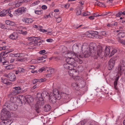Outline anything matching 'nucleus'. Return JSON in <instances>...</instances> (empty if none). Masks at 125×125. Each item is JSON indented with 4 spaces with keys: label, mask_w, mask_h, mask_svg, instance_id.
Segmentation results:
<instances>
[{
    "label": "nucleus",
    "mask_w": 125,
    "mask_h": 125,
    "mask_svg": "<svg viewBox=\"0 0 125 125\" xmlns=\"http://www.w3.org/2000/svg\"><path fill=\"white\" fill-rule=\"evenodd\" d=\"M15 105V104L13 103H10V102H6L5 104L3 105V108L4 109H6L7 110H12L14 107H13Z\"/></svg>",
    "instance_id": "0eeeda50"
},
{
    "label": "nucleus",
    "mask_w": 125,
    "mask_h": 125,
    "mask_svg": "<svg viewBox=\"0 0 125 125\" xmlns=\"http://www.w3.org/2000/svg\"><path fill=\"white\" fill-rule=\"evenodd\" d=\"M117 51V50L115 49H112V50L111 53H110V54H109V57H111L113 55H114V54L116 53Z\"/></svg>",
    "instance_id": "c9c22d12"
},
{
    "label": "nucleus",
    "mask_w": 125,
    "mask_h": 125,
    "mask_svg": "<svg viewBox=\"0 0 125 125\" xmlns=\"http://www.w3.org/2000/svg\"><path fill=\"white\" fill-rule=\"evenodd\" d=\"M72 49L73 52H72L71 53L72 56L74 58L77 56L78 57V54H77V52H78L79 51V45L74 44L73 46Z\"/></svg>",
    "instance_id": "423d86ee"
},
{
    "label": "nucleus",
    "mask_w": 125,
    "mask_h": 125,
    "mask_svg": "<svg viewBox=\"0 0 125 125\" xmlns=\"http://www.w3.org/2000/svg\"><path fill=\"white\" fill-rule=\"evenodd\" d=\"M87 33V36L89 38H96L97 35L98 34V31H89Z\"/></svg>",
    "instance_id": "6e6552de"
},
{
    "label": "nucleus",
    "mask_w": 125,
    "mask_h": 125,
    "mask_svg": "<svg viewBox=\"0 0 125 125\" xmlns=\"http://www.w3.org/2000/svg\"><path fill=\"white\" fill-rule=\"evenodd\" d=\"M106 32L104 31H101L99 33V35H102L105 36H106L107 34H106Z\"/></svg>",
    "instance_id": "a18cd8bd"
},
{
    "label": "nucleus",
    "mask_w": 125,
    "mask_h": 125,
    "mask_svg": "<svg viewBox=\"0 0 125 125\" xmlns=\"http://www.w3.org/2000/svg\"><path fill=\"white\" fill-rule=\"evenodd\" d=\"M63 67L65 69H73V68H72L71 67V65L69 62H68L67 63L64 64L63 65Z\"/></svg>",
    "instance_id": "2f4dec72"
},
{
    "label": "nucleus",
    "mask_w": 125,
    "mask_h": 125,
    "mask_svg": "<svg viewBox=\"0 0 125 125\" xmlns=\"http://www.w3.org/2000/svg\"><path fill=\"white\" fill-rule=\"evenodd\" d=\"M18 37V34L16 32H14L10 34L9 36V38L11 39L16 40Z\"/></svg>",
    "instance_id": "dca6fc26"
},
{
    "label": "nucleus",
    "mask_w": 125,
    "mask_h": 125,
    "mask_svg": "<svg viewBox=\"0 0 125 125\" xmlns=\"http://www.w3.org/2000/svg\"><path fill=\"white\" fill-rule=\"evenodd\" d=\"M12 94H10L8 95V97L10 98V103H15V100L16 99V97L12 95Z\"/></svg>",
    "instance_id": "6ab92c4d"
},
{
    "label": "nucleus",
    "mask_w": 125,
    "mask_h": 125,
    "mask_svg": "<svg viewBox=\"0 0 125 125\" xmlns=\"http://www.w3.org/2000/svg\"><path fill=\"white\" fill-rule=\"evenodd\" d=\"M57 96H54L50 94L48 98V99L50 103L54 104L55 103L57 102V100H59L61 98V96L60 94H58Z\"/></svg>",
    "instance_id": "39448f33"
},
{
    "label": "nucleus",
    "mask_w": 125,
    "mask_h": 125,
    "mask_svg": "<svg viewBox=\"0 0 125 125\" xmlns=\"http://www.w3.org/2000/svg\"><path fill=\"white\" fill-rule=\"evenodd\" d=\"M82 11L80 9H79L77 10L76 14L77 15H79L82 14Z\"/></svg>",
    "instance_id": "603ef678"
},
{
    "label": "nucleus",
    "mask_w": 125,
    "mask_h": 125,
    "mask_svg": "<svg viewBox=\"0 0 125 125\" xmlns=\"http://www.w3.org/2000/svg\"><path fill=\"white\" fill-rule=\"evenodd\" d=\"M83 16H85L90 15V12L88 11L84 12L83 13Z\"/></svg>",
    "instance_id": "4d7b16f0"
},
{
    "label": "nucleus",
    "mask_w": 125,
    "mask_h": 125,
    "mask_svg": "<svg viewBox=\"0 0 125 125\" xmlns=\"http://www.w3.org/2000/svg\"><path fill=\"white\" fill-rule=\"evenodd\" d=\"M117 35L119 36V39L123 38L125 36V33L123 32H120L118 33Z\"/></svg>",
    "instance_id": "72a5a7b5"
},
{
    "label": "nucleus",
    "mask_w": 125,
    "mask_h": 125,
    "mask_svg": "<svg viewBox=\"0 0 125 125\" xmlns=\"http://www.w3.org/2000/svg\"><path fill=\"white\" fill-rule=\"evenodd\" d=\"M32 82L33 84H35L39 82V79H35L32 80Z\"/></svg>",
    "instance_id": "13d9d810"
},
{
    "label": "nucleus",
    "mask_w": 125,
    "mask_h": 125,
    "mask_svg": "<svg viewBox=\"0 0 125 125\" xmlns=\"http://www.w3.org/2000/svg\"><path fill=\"white\" fill-rule=\"evenodd\" d=\"M21 89V88L20 86L15 87H13L11 94L13 95H16L17 94H19L20 92V90Z\"/></svg>",
    "instance_id": "f8f14e48"
},
{
    "label": "nucleus",
    "mask_w": 125,
    "mask_h": 125,
    "mask_svg": "<svg viewBox=\"0 0 125 125\" xmlns=\"http://www.w3.org/2000/svg\"><path fill=\"white\" fill-rule=\"evenodd\" d=\"M0 27L2 29H7V28L5 26V24H0Z\"/></svg>",
    "instance_id": "5fc2aeb1"
},
{
    "label": "nucleus",
    "mask_w": 125,
    "mask_h": 125,
    "mask_svg": "<svg viewBox=\"0 0 125 125\" xmlns=\"http://www.w3.org/2000/svg\"><path fill=\"white\" fill-rule=\"evenodd\" d=\"M5 55L3 52H1L0 54V60H1V59H4L5 57L4 56Z\"/></svg>",
    "instance_id": "09e8293b"
},
{
    "label": "nucleus",
    "mask_w": 125,
    "mask_h": 125,
    "mask_svg": "<svg viewBox=\"0 0 125 125\" xmlns=\"http://www.w3.org/2000/svg\"><path fill=\"white\" fill-rule=\"evenodd\" d=\"M5 121V122L2 121L0 123V125H10L12 122V121Z\"/></svg>",
    "instance_id": "c85d7f7f"
},
{
    "label": "nucleus",
    "mask_w": 125,
    "mask_h": 125,
    "mask_svg": "<svg viewBox=\"0 0 125 125\" xmlns=\"http://www.w3.org/2000/svg\"><path fill=\"white\" fill-rule=\"evenodd\" d=\"M51 106L48 104L46 105L44 107V111L45 112H48L51 109Z\"/></svg>",
    "instance_id": "cd10ccee"
},
{
    "label": "nucleus",
    "mask_w": 125,
    "mask_h": 125,
    "mask_svg": "<svg viewBox=\"0 0 125 125\" xmlns=\"http://www.w3.org/2000/svg\"><path fill=\"white\" fill-rule=\"evenodd\" d=\"M122 11L119 12L116 14V16L117 17H120L121 16V15H122Z\"/></svg>",
    "instance_id": "680f3d73"
},
{
    "label": "nucleus",
    "mask_w": 125,
    "mask_h": 125,
    "mask_svg": "<svg viewBox=\"0 0 125 125\" xmlns=\"http://www.w3.org/2000/svg\"><path fill=\"white\" fill-rule=\"evenodd\" d=\"M34 37H30L28 38V39L29 40L32 41V42L33 41V40H34Z\"/></svg>",
    "instance_id": "69168bd1"
},
{
    "label": "nucleus",
    "mask_w": 125,
    "mask_h": 125,
    "mask_svg": "<svg viewBox=\"0 0 125 125\" xmlns=\"http://www.w3.org/2000/svg\"><path fill=\"white\" fill-rule=\"evenodd\" d=\"M111 13V12H105L104 14H102V16H104L107 15L108 14H110Z\"/></svg>",
    "instance_id": "774afa93"
},
{
    "label": "nucleus",
    "mask_w": 125,
    "mask_h": 125,
    "mask_svg": "<svg viewBox=\"0 0 125 125\" xmlns=\"http://www.w3.org/2000/svg\"><path fill=\"white\" fill-rule=\"evenodd\" d=\"M4 61H3V60L1 59L0 60V62L2 63L3 65H8L9 64V62L6 61L5 59L3 60Z\"/></svg>",
    "instance_id": "58836bf2"
},
{
    "label": "nucleus",
    "mask_w": 125,
    "mask_h": 125,
    "mask_svg": "<svg viewBox=\"0 0 125 125\" xmlns=\"http://www.w3.org/2000/svg\"><path fill=\"white\" fill-rule=\"evenodd\" d=\"M13 51V50H7L5 51H4L3 52L5 54V55H6L7 54L10 53V52H12Z\"/></svg>",
    "instance_id": "de8ad7c7"
},
{
    "label": "nucleus",
    "mask_w": 125,
    "mask_h": 125,
    "mask_svg": "<svg viewBox=\"0 0 125 125\" xmlns=\"http://www.w3.org/2000/svg\"><path fill=\"white\" fill-rule=\"evenodd\" d=\"M11 113L9 110L3 109L0 113V119L2 121H10L11 118Z\"/></svg>",
    "instance_id": "f03ea898"
},
{
    "label": "nucleus",
    "mask_w": 125,
    "mask_h": 125,
    "mask_svg": "<svg viewBox=\"0 0 125 125\" xmlns=\"http://www.w3.org/2000/svg\"><path fill=\"white\" fill-rule=\"evenodd\" d=\"M74 103H77V104H78V101L77 100H73L71 99L68 102V103H68V105L69 107H71L75 105Z\"/></svg>",
    "instance_id": "4be33fe9"
},
{
    "label": "nucleus",
    "mask_w": 125,
    "mask_h": 125,
    "mask_svg": "<svg viewBox=\"0 0 125 125\" xmlns=\"http://www.w3.org/2000/svg\"><path fill=\"white\" fill-rule=\"evenodd\" d=\"M83 56L85 58L89 57L92 54L91 53H90V54H89V53L88 52V50L87 49L86 50H85V52H83Z\"/></svg>",
    "instance_id": "c756f323"
},
{
    "label": "nucleus",
    "mask_w": 125,
    "mask_h": 125,
    "mask_svg": "<svg viewBox=\"0 0 125 125\" xmlns=\"http://www.w3.org/2000/svg\"><path fill=\"white\" fill-rule=\"evenodd\" d=\"M21 101L20 99V98L18 96L16 97V99L15 101V102L14 103L17 106L19 105H22L21 103Z\"/></svg>",
    "instance_id": "7c9ffc66"
},
{
    "label": "nucleus",
    "mask_w": 125,
    "mask_h": 125,
    "mask_svg": "<svg viewBox=\"0 0 125 125\" xmlns=\"http://www.w3.org/2000/svg\"><path fill=\"white\" fill-rule=\"evenodd\" d=\"M81 82L82 84L79 83V84H78V88H82L84 86V81H82Z\"/></svg>",
    "instance_id": "79ce46f5"
},
{
    "label": "nucleus",
    "mask_w": 125,
    "mask_h": 125,
    "mask_svg": "<svg viewBox=\"0 0 125 125\" xmlns=\"http://www.w3.org/2000/svg\"><path fill=\"white\" fill-rule=\"evenodd\" d=\"M71 87L73 89L78 90V84L76 83H73L71 84Z\"/></svg>",
    "instance_id": "473e14b6"
},
{
    "label": "nucleus",
    "mask_w": 125,
    "mask_h": 125,
    "mask_svg": "<svg viewBox=\"0 0 125 125\" xmlns=\"http://www.w3.org/2000/svg\"><path fill=\"white\" fill-rule=\"evenodd\" d=\"M96 44L93 42H92L90 43L89 46V47L87 49L88 50V52L90 53H93L92 54L94 55V54L95 53L97 52V51H95V50H96ZM95 58V56L93 55Z\"/></svg>",
    "instance_id": "20e7f679"
},
{
    "label": "nucleus",
    "mask_w": 125,
    "mask_h": 125,
    "mask_svg": "<svg viewBox=\"0 0 125 125\" xmlns=\"http://www.w3.org/2000/svg\"><path fill=\"white\" fill-rule=\"evenodd\" d=\"M40 2V1L38 0L33 2L32 4L31 5L32 6H34L36 5H38Z\"/></svg>",
    "instance_id": "3c124183"
},
{
    "label": "nucleus",
    "mask_w": 125,
    "mask_h": 125,
    "mask_svg": "<svg viewBox=\"0 0 125 125\" xmlns=\"http://www.w3.org/2000/svg\"><path fill=\"white\" fill-rule=\"evenodd\" d=\"M111 47L109 46H106L105 47L104 46H102L100 45H98L97 49V52H95L94 54L95 56V59L97 58L103 54L104 53V54L106 56H109L110 52Z\"/></svg>",
    "instance_id": "f257e3e1"
},
{
    "label": "nucleus",
    "mask_w": 125,
    "mask_h": 125,
    "mask_svg": "<svg viewBox=\"0 0 125 125\" xmlns=\"http://www.w3.org/2000/svg\"><path fill=\"white\" fill-rule=\"evenodd\" d=\"M34 12L36 14L38 15H40L43 13V10H36Z\"/></svg>",
    "instance_id": "37998d69"
},
{
    "label": "nucleus",
    "mask_w": 125,
    "mask_h": 125,
    "mask_svg": "<svg viewBox=\"0 0 125 125\" xmlns=\"http://www.w3.org/2000/svg\"><path fill=\"white\" fill-rule=\"evenodd\" d=\"M5 10H2L0 12V16L1 17L4 16L5 15H6L5 14Z\"/></svg>",
    "instance_id": "8fccbe9b"
},
{
    "label": "nucleus",
    "mask_w": 125,
    "mask_h": 125,
    "mask_svg": "<svg viewBox=\"0 0 125 125\" xmlns=\"http://www.w3.org/2000/svg\"><path fill=\"white\" fill-rule=\"evenodd\" d=\"M43 96V98L44 99L45 98H48L50 94V93L49 94L46 91H44L41 93Z\"/></svg>",
    "instance_id": "bb28decb"
},
{
    "label": "nucleus",
    "mask_w": 125,
    "mask_h": 125,
    "mask_svg": "<svg viewBox=\"0 0 125 125\" xmlns=\"http://www.w3.org/2000/svg\"><path fill=\"white\" fill-rule=\"evenodd\" d=\"M119 78V76H118L115 78V81L114 82V85L115 89L117 90H118L117 85L118 84V82Z\"/></svg>",
    "instance_id": "5701e85b"
},
{
    "label": "nucleus",
    "mask_w": 125,
    "mask_h": 125,
    "mask_svg": "<svg viewBox=\"0 0 125 125\" xmlns=\"http://www.w3.org/2000/svg\"><path fill=\"white\" fill-rule=\"evenodd\" d=\"M1 82L6 84V86L10 85L12 83L11 82L9 81V80L7 78H1Z\"/></svg>",
    "instance_id": "aec40b11"
},
{
    "label": "nucleus",
    "mask_w": 125,
    "mask_h": 125,
    "mask_svg": "<svg viewBox=\"0 0 125 125\" xmlns=\"http://www.w3.org/2000/svg\"><path fill=\"white\" fill-rule=\"evenodd\" d=\"M18 70L19 72L20 73L21 72L24 73L26 71L25 69L21 67H19L18 68Z\"/></svg>",
    "instance_id": "864d4df0"
},
{
    "label": "nucleus",
    "mask_w": 125,
    "mask_h": 125,
    "mask_svg": "<svg viewBox=\"0 0 125 125\" xmlns=\"http://www.w3.org/2000/svg\"><path fill=\"white\" fill-rule=\"evenodd\" d=\"M26 102L29 103L33 102L34 99L32 96L31 95H28L25 96Z\"/></svg>",
    "instance_id": "f3484780"
},
{
    "label": "nucleus",
    "mask_w": 125,
    "mask_h": 125,
    "mask_svg": "<svg viewBox=\"0 0 125 125\" xmlns=\"http://www.w3.org/2000/svg\"><path fill=\"white\" fill-rule=\"evenodd\" d=\"M57 14L55 13L54 14V17L56 19V21L58 23H59L61 20V19L60 17H56V16H57Z\"/></svg>",
    "instance_id": "ea45409f"
},
{
    "label": "nucleus",
    "mask_w": 125,
    "mask_h": 125,
    "mask_svg": "<svg viewBox=\"0 0 125 125\" xmlns=\"http://www.w3.org/2000/svg\"><path fill=\"white\" fill-rule=\"evenodd\" d=\"M5 23L6 24L12 27H15L16 26V24L15 22H14L10 21L9 20H7L5 21Z\"/></svg>",
    "instance_id": "a211bd4d"
},
{
    "label": "nucleus",
    "mask_w": 125,
    "mask_h": 125,
    "mask_svg": "<svg viewBox=\"0 0 125 125\" xmlns=\"http://www.w3.org/2000/svg\"><path fill=\"white\" fill-rule=\"evenodd\" d=\"M34 40H33V41L30 42L29 43L30 44H34V45L36 46L37 45H38V40H41V37H34Z\"/></svg>",
    "instance_id": "4468645a"
},
{
    "label": "nucleus",
    "mask_w": 125,
    "mask_h": 125,
    "mask_svg": "<svg viewBox=\"0 0 125 125\" xmlns=\"http://www.w3.org/2000/svg\"><path fill=\"white\" fill-rule=\"evenodd\" d=\"M76 59H75V61L76 62H78L80 64H81L83 63V61L82 60L80 59V58L78 57H78H76Z\"/></svg>",
    "instance_id": "c03bdc74"
},
{
    "label": "nucleus",
    "mask_w": 125,
    "mask_h": 125,
    "mask_svg": "<svg viewBox=\"0 0 125 125\" xmlns=\"http://www.w3.org/2000/svg\"><path fill=\"white\" fill-rule=\"evenodd\" d=\"M5 14H6V15L7 16L8 15V14L10 12H11V11L10 10H5Z\"/></svg>",
    "instance_id": "338daca9"
},
{
    "label": "nucleus",
    "mask_w": 125,
    "mask_h": 125,
    "mask_svg": "<svg viewBox=\"0 0 125 125\" xmlns=\"http://www.w3.org/2000/svg\"><path fill=\"white\" fill-rule=\"evenodd\" d=\"M14 2L15 4V6L16 7H19L20 6V3H21L22 2H19V1H15Z\"/></svg>",
    "instance_id": "49530a36"
},
{
    "label": "nucleus",
    "mask_w": 125,
    "mask_h": 125,
    "mask_svg": "<svg viewBox=\"0 0 125 125\" xmlns=\"http://www.w3.org/2000/svg\"><path fill=\"white\" fill-rule=\"evenodd\" d=\"M5 68L7 70H10L13 69L14 68L13 65L9 64L7 66H5Z\"/></svg>",
    "instance_id": "e433bc0d"
},
{
    "label": "nucleus",
    "mask_w": 125,
    "mask_h": 125,
    "mask_svg": "<svg viewBox=\"0 0 125 125\" xmlns=\"http://www.w3.org/2000/svg\"><path fill=\"white\" fill-rule=\"evenodd\" d=\"M46 80V79L45 78L39 79V82H44Z\"/></svg>",
    "instance_id": "0e129e2a"
},
{
    "label": "nucleus",
    "mask_w": 125,
    "mask_h": 125,
    "mask_svg": "<svg viewBox=\"0 0 125 125\" xmlns=\"http://www.w3.org/2000/svg\"><path fill=\"white\" fill-rule=\"evenodd\" d=\"M51 94L53 95L54 96H57L58 95L60 94L59 92L57 89H55L53 90V93H50Z\"/></svg>",
    "instance_id": "393cba45"
},
{
    "label": "nucleus",
    "mask_w": 125,
    "mask_h": 125,
    "mask_svg": "<svg viewBox=\"0 0 125 125\" xmlns=\"http://www.w3.org/2000/svg\"><path fill=\"white\" fill-rule=\"evenodd\" d=\"M22 21L26 23H32L33 21V20L31 19L25 18L22 20Z\"/></svg>",
    "instance_id": "b1692460"
},
{
    "label": "nucleus",
    "mask_w": 125,
    "mask_h": 125,
    "mask_svg": "<svg viewBox=\"0 0 125 125\" xmlns=\"http://www.w3.org/2000/svg\"><path fill=\"white\" fill-rule=\"evenodd\" d=\"M20 33L23 35H26L27 33V31H24L22 30H20Z\"/></svg>",
    "instance_id": "e2e57ef3"
},
{
    "label": "nucleus",
    "mask_w": 125,
    "mask_h": 125,
    "mask_svg": "<svg viewBox=\"0 0 125 125\" xmlns=\"http://www.w3.org/2000/svg\"><path fill=\"white\" fill-rule=\"evenodd\" d=\"M47 57V56L46 55H44L38 58L37 59L40 61L39 62V63L41 62V61L42 60H43V59L46 58Z\"/></svg>",
    "instance_id": "4c0bfd02"
},
{
    "label": "nucleus",
    "mask_w": 125,
    "mask_h": 125,
    "mask_svg": "<svg viewBox=\"0 0 125 125\" xmlns=\"http://www.w3.org/2000/svg\"><path fill=\"white\" fill-rule=\"evenodd\" d=\"M117 58V56H115L109 60L107 66V68L108 70H111L114 67L115 62Z\"/></svg>",
    "instance_id": "7ed1b4c3"
},
{
    "label": "nucleus",
    "mask_w": 125,
    "mask_h": 125,
    "mask_svg": "<svg viewBox=\"0 0 125 125\" xmlns=\"http://www.w3.org/2000/svg\"><path fill=\"white\" fill-rule=\"evenodd\" d=\"M54 69L52 67L49 68V70H48L47 71L48 72H50V74H52L54 72Z\"/></svg>",
    "instance_id": "6e6d98bb"
},
{
    "label": "nucleus",
    "mask_w": 125,
    "mask_h": 125,
    "mask_svg": "<svg viewBox=\"0 0 125 125\" xmlns=\"http://www.w3.org/2000/svg\"><path fill=\"white\" fill-rule=\"evenodd\" d=\"M26 10L27 9L26 8L21 7V8H18L17 10H15V11L22 14L25 12Z\"/></svg>",
    "instance_id": "ddd939ff"
},
{
    "label": "nucleus",
    "mask_w": 125,
    "mask_h": 125,
    "mask_svg": "<svg viewBox=\"0 0 125 125\" xmlns=\"http://www.w3.org/2000/svg\"><path fill=\"white\" fill-rule=\"evenodd\" d=\"M46 51L44 50H41L39 51V53L40 54H46L47 53H46L45 54H43L44 53H45L46 52Z\"/></svg>",
    "instance_id": "bf43d9fd"
},
{
    "label": "nucleus",
    "mask_w": 125,
    "mask_h": 125,
    "mask_svg": "<svg viewBox=\"0 0 125 125\" xmlns=\"http://www.w3.org/2000/svg\"><path fill=\"white\" fill-rule=\"evenodd\" d=\"M72 57H70V60L69 61V63L71 64V67L73 68L76 67L77 65L76 63L75 62L76 61V57L74 58L72 56Z\"/></svg>",
    "instance_id": "9b49d317"
},
{
    "label": "nucleus",
    "mask_w": 125,
    "mask_h": 125,
    "mask_svg": "<svg viewBox=\"0 0 125 125\" xmlns=\"http://www.w3.org/2000/svg\"><path fill=\"white\" fill-rule=\"evenodd\" d=\"M19 97L21 101V102L22 105L23 103H25L26 102L25 96H24L22 95H20L19 96Z\"/></svg>",
    "instance_id": "a878e982"
},
{
    "label": "nucleus",
    "mask_w": 125,
    "mask_h": 125,
    "mask_svg": "<svg viewBox=\"0 0 125 125\" xmlns=\"http://www.w3.org/2000/svg\"><path fill=\"white\" fill-rule=\"evenodd\" d=\"M87 122L86 120H84L82 121H81L80 122L81 125H84Z\"/></svg>",
    "instance_id": "052dcab7"
},
{
    "label": "nucleus",
    "mask_w": 125,
    "mask_h": 125,
    "mask_svg": "<svg viewBox=\"0 0 125 125\" xmlns=\"http://www.w3.org/2000/svg\"><path fill=\"white\" fill-rule=\"evenodd\" d=\"M10 75L9 77V80L11 81H14L16 80V76L14 73H10Z\"/></svg>",
    "instance_id": "412c9836"
},
{
    "label": "nucleus",
    "mask_w": 125,
    "mask_h": 125,
    "mask_svg": "<svg viewBox=\"0 0 125 125\" xmlns=\"http://www.w3.org/2000/svg\"><path fill=\"white\" fill-rule=\"evenodd\" d=\"M63 95L64 97L63 98L62 101L64 103H68V102L72 99V98L71 97V95L69 94L64 93Z\"/></svg>",
    "instance_id": "9d476101"
},
{
    "label": "nucleus",
    "mask_w": 125,
    "mask_h": 125,
    "mask_svg": "<svg viewBox=\"0 0 125 125\" xmlns=\"http://www.w3.org/2000/svg\"><path fill=\"white\" fill-rule=\"evenodd\" d=\"M37 98H38L39 102H40L42 104L44 103V99L41 93H38L37 94Z\"/></svg>",
    "instance_id": "2eb2a0df"
},
{
    "label": "nucleus",
    "mask_w": 125,
    "mask_h": 125,
    "mask_svg": "<svg viewBox=\"0 0 125 125\" xmlns=\"http://www.w3.org/2000/svg\"><path fill=\"white\" fill-rule=\"evenodd\" d=\"M35 109L38 113L40 112V108L38 104H36L34 106Z\"/></svg>",
    "instance_id": "a19ab883"
},
{
    "label": "nucleus",
    "mask_w": 125,
    "mask_h": 125,
    "mask_svg": "<svg viewBox=\"0 0 125 125\" xmlns=\"http://www.w3.org/2000/svg\"><path fill=\"white\" fill-rule=\"evenodd\" d=\"M75 70L74 69V68L73 69H69V70L68 71V73L69 75L70 76H74V73Z\"/></svg>",
    "instance_id": "f704fd0d"
},
{
    "label": "nucleus",
    "mask_w": 125,
    "mask_h": 125,
    "mask_svg": "<svg viewBox=\"0 0 125 125\" xmlns=\"http://www.w3.org/2000/svg\"><path fill=\"white\" fill-rule=\"evenodd\" d=\"M118 71L123 73L125 71V62L122 61V62L118 66Z\"/></svg>",
    "instance_id": "1a4fd4ad"
}]
</instances>
